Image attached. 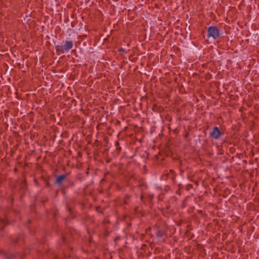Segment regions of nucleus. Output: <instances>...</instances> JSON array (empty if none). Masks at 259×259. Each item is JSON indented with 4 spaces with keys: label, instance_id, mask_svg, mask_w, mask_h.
Segmentation results:
<instances>
[{
    "label": "nucleus",
    "instance_id": "nucleus-1",
    "mask_svg": "<svg viewBox=\"0 0 259 259\" xmlns=\"http://www.w3.org/2000/svg\"><path fill=\"white\" fill-rule=\"evenodd\" d=\"M220 36V31L216 26H209L207 29L208 38L212 37L216 39Z\"/></svg>",
    "mask_w": 259,
    "mask_h": 259
},
{
    "label": "nucleus",
    "instance_id": "nucleus-2",
    "mask_svg": "<svg viewBox=\"0 0 259 259\" xmlns=\"http://www.w3.org/2000/svg\"><path fill=\"white\" fill-rule=\"evenodd\" d=\"M224 133L220 131L218 127L214 126L213 128L212 131L210 133V136L214 139H219L221 136H223Z\"/></svg>",
    "mask_w": 259,
    "mask_h": 259
},
{
    "label": "nucleus",
    "instance_id": "nucleus-3",
    "mask_svg": "<svg viewBox=\"0 0 259 259\" xmlns=\"http://www.w3.org/2000/svg\"><path fill=\"white\" fill-rule=\"evenodd\" d=\"M73 43L72 40H65L64 45L63 46L65 52H68L73 48Z\"/></svg>",
    "mask_w": 259,
    "mask_h": 259
},
{
    "label": "nucleus",
    "instance_id": "nucleus-4",
    "mask_svg": "<svg viewBox=\"0 0 259 259\" xmlns=\"http://www.w3.org/2000/svg\"><path fill=\"white\" fill-rule=\"evenodd\" d=\"M55 50L57 54L58 55L60 53H64L65 52L63 47V45H56Z\"/></svg>",
    "mask_w": 259,
    "mask_h": 259
},
{
    "label": "nucleus",
    "instance_id": "nucleus-5",
    "mask_svg": "<svg viewBox=\"0 0 259 259\" xmlns=\"http://www.w3.org/2000/svg\"><path fill=\"white\" fill-rule=\"evenodd\" d=\"M66 178V176L65 175H61L56 179L55 183L58 184H61L63 181L65 180Z\"/></svg>",
    "mask_w": 259,
    "mask_h": 259
},
{
    "label": "nucleus",
    "instance_id": "nucleus-6",
    "mask_svg": "<svg viewBox=\"0 0 259 259\" xmlns=\"http://www.w3.org/2000/svg\"><path fill=\"white\" fill-rule=\"evenodd\" d=\"M165 235V233L164 231L162 230H158L156 233V235L157 237L160 238L162 237Z\"/></svg>",
    "mask_w": 259,
    "mask_h": 259
},
{
    "label": "nucleus",
    "instance_id": "nucleus-7",
    "mask_svg": "<svg viewBox=\"0 0 259 259\" xmlns=\"http://www.w3.org/2000/svg\"><path fill=\"white\" fill-rule=\"evenodd\" d=\"M26 184L27 183L26 180H23V181H22L21 184V187L23 188H25L26 186Z\"/></svg>",
    "mask_w": 259,
    "mask_h": 259
},
{
    "label": "nucleus",
    "instance_id": "nucleus-8",
    "mask_svg": "<svg viewBox=\"0 0 259 259\" xmlns=\"http://www.w3.org/2000/svg\"><path fill=\"white\" fill-rule=\"evenodd\" d=\"M192 187H193V185L192 184H188L186 186V189L187 191H189L191 188H192Z\"/></svg>",
    "mask_w": 259,
    "mask_h": 259
},
{
    "label": "nucleus",
    "instance_id": "nucleus-9",
    "mask_svg": "<svg viewBox=\"0 0 259 259\" xmlns=\"http://www.w3.org/2000/svg\"><path fill=\"white\" fill-rule=\"evenodd\" d=\"M121 150V148L120 146L117 147H116L115 152H116L117 154H118L120 152Z\"/></svg>",
    "mask_w": 259,
    "mask_h": 259
},
{
    "label": "nucleus",
    "instance_id": "nucleus-10",
    "mask_svg": "<svg viewBox=\"0 0 259 259\" xmlns=\"http://www.w3.org/2000/svg\"><path fill=\"white\" fill-rule=\"evenodd\" d=\"M118 51L120 52V53H126L127 51H126L123 48H120L118 50Z\"/></svg>",
    "mask_w": 259,
    "mask_h": 259
},
{
    "label": "nucleus",
    "instance_id": "nucleus-11",
    "mask_svg": "<svg viewBox=\"0 0 259 259\" xmlns=\"http://www.w3.org/2000/svg\"><path fill=\"white\" fill-rule=\"evenodd\" d=\"M98 143V141L97 140H96L95 141V142H94V143L93 144V146H95V145H96V146H98V145H97V143Z\"/></svg>",
    "mask_w": 259,
    "mask_h": 259
},
{
    "label": "nucleus",
    "instance_id": "nucleus-12",
    "mask_svg": "<svg viewBox=\"0 0 259 259\" xmlns=\"http://www.w3.org/2000/svg\"><path fill=\"white\" fill-rule=\"evenodd\" d=\"M115 146L116 147H119V143L118 141H116L115 143Z\"/></svg>",
    "mask_w": 259,
    "mask_h": 259
},
{
    "label": "nucleus",
    "instance_id": "nucleus-13",
    "mask_svg": "<svg viewBox=\"0 0 259 259\" xmlns=\"http://www.w3.org/2000/svg\"><path fill=\"white\" fill-rule=\"evenodd\" d=\"M62 240H63V242H65V241H65V238L64 237H63Z\"/></svg>",
    "mask_w": 259,
    "mask_h": 259
},
{
    "label": "nucleus",
    "instance_id": "nucleus-14",
    "mask_svg": "<svg viewBox=\"0 0 259 259\" xmlns=\"http://www.w3.org/2000/svg\"><path fill=\"white\" fill-rule=\"evenodd\" d=\"M18 242V240L17 239H15L14 241V243H16Z\"/></svg>",
    "mask_w": 259,
    "mask_h": 259
},
{
    "label": "nucleus",
    "instance_id": "nucleus-15",
    "mask_svg": "<svg viewBox=\"0 0 259 259\" xmlns=\"http://www.w3.org/2000/svg\"><path fill=\"white\" fill-rule=\"evenodd\" d=\"M14 258V256H12L11 257H8L7 259H13Z\"/></svg>",
    "mask_w": 259,
    "mask_h": 259
},
{
    "label": "nucleus",
    "instance_id": "nucleus-16",
    "mask_svg": "<svg viewBox=\"0 0 259 259\" xmlns=\"http://www.w3.org/2000/svg\"><path fill=\"white\" fill-rule=\"evenodd\" d=\"M170 172L171 173H174V171L172 169L170 170Z\"/></svg>",
    "mask_w": 259,
    "mask_h": 259
},
{
    "label": "nucleus",
    "instance_id": "nucleus-17",
    "mask_svg": "<svg viewBox=\"0 0 259 259\" xmlns=\"http://www.w3.org/2000/svg\"><path fill=\"white\" fill-rule=\"evenodd\" d=\"M14 171H17V169L16 168H15L14 169Z\"/></svg>",
    "mask_w": 259,
    "mask_h": 259
},
{
    "label": "nucleus",
    "instance_id": "nucleus-18",
    "mask_svg": "<svg viewBox=\"0 0 259 259\" xmlns=\"http://www.w3.org/2000/svg\"><path fill=\"white\" fill-rule=\"evenodd\" d=\"M69 211L70 212H71V209H70V208H69Z\"/></svg>",
    "mask_w": 259,
    "mask_h": 259
}]
</instances>
